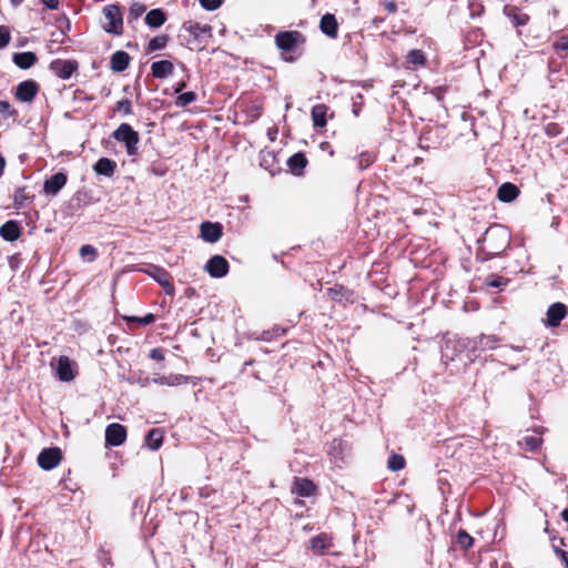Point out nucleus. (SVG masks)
<instances>
[{
  "instance_id": "473e14b6",
  "label": "nucleus",
  "mask_w": 568,
  "mask_h": 568,
  "mask_svg": "<svg viewBox=\"0 0 568 568\" xmlns=\"http://www.w3.org/2000/svg\"><path fill=\"white\" fill-rule=\"evenodd\" d=\"M406 62L410 64L413 69H417L420 67H425L427 63V59L422 50L413 49L407 53Z\"/></svg>"
},
{
  "instance_id": "49530a36",
  "label": "nucleus",
  "mask_w": 568,
  "mask_h": 568,
  "mask_svg": "<svg viewBox=\"0 0 568 568\" xmlns=\"http://www.w3.org/2000/svg\"><path fill=\"white\" fill-rule=\"evenodd\" d=\"M0 114H3L8 118H16L18 115V111L10 104L9 101H0Z\"/></svg>"
},
{
  "instance_id": "412c9836",
  "label": "nucleus",
  "mask_w": 568,
  "mask_h": 568,
  "mask_svg": "<svg viewBox=\"0 0 568 568\" xmlns=\"http://www.w3.org/2000/svg\"><path fill=\"white\" fill-rule=\"evenodd\" d=\"M321 31L332 39L338 37V22L336 17L332 13H326L321 18L320 21Z\"/></svg>"
},
{
  "instance_id": "ea45409f",
  "label": "nucleus",
  "mask_w": 568,
  "mask_h": 568,
  "mask_svg": "<svg viewBox=\"0 0 568 568\" xmlns=\"http://www.w3.org/2000/svg\"><path fill=\"white\" fill-rule=\"evenodd\" d=\"M555 53H568V36H560L551 43Z\"/></svg>"
},
{
  "instance_id": "b1692460",
  "label": "nucleus",
  "mask_w": 568,
  "mask_h": 568,
  "mask_svg": "<svg viewBox=\"0 0 568 568\" xmlns=\"http://www.w3.org/2000/svg\"><path fill=\"white\" fill-rule=\"evenodd\" d=\"M131 58L128 52L119 50L111 55L110 68L114 72H123L129 68Z\"/></svg>"
},
{
  "instance_id": "a211bd4d",
  "label": "nucleus",
  "mask_w": 568,
  "mask_h": 568,
  "mask_svg": "<svg viewBox=\"0 0 568 568\" xmlns=\"http://www.w3.org/2000/svg\"><path fill=\"white\" fill-rule=\"evenodd\" d=\"M21 234L22 229L14 220H9L0 226V236L8 242L17 241Z\"/></svg>"
},
{
  "instance_id": "a18cd8bd",
  "label": "nucleus",
  "mask_w": 568,
  "mask_h": 568,
  "mask_svg": "<svg viewBox=\"0 0 568 568\" xmlns=\"http://www.w3.org/2000/svg\"><path fill=\"white\" fill-rule=\"evenodd\" d=\"M146 7L141 2H134L129 9V19H139L145 11Z\"/></svg>"
},
{
  "instance_id": "680f3d73",
  "label": "nucleus",
  "mask_w": 568,
  "mask_h": 568,
  "mask_svg": "<svg viewBox=\"0 0 568 568\" xmlns=\"http://www.w3.org/2000/svg\"><path fill=\"white\" fill-rule=\"evenodd\" d=\"M73 94H74V99L87 100V101H91L93 99L92 97H88L85 94V92L81 89H77Z\"/></svg>"
},
{
  "instance_id": "cd10ccee",
  "label": "nucleus",
  "mask_w": 568,
  "mask_h": 568,
  "mask_svg": "<svg viewBox=\"0 0 568 568\" xmlns=\"http://www.w3.org/2000/svg\"><path fill=\"white\" fill-rule=\"evenodd\" d=\"M34 199V194H32L27 186H20L14 191L13 195V206L17 210L23 209L27 202H31Z\"/></svg>"
},
{
  "instance_id": "58836bf2",
  "label": "nucleus",
  "mask_w": 568,
  "mask_h": 568,
  "mask_svg": "<svg viewBox=\"0 0 568 568\" xmlns=\"http://www.w3.org/2000/svg\"><path fill=\"white\" fill-rule=\"evenodd\" d=\"M376 161V155L373 152H363L358 156L357 165L361 170H365Z\"/></svg>"
},
{
  "instance_id": "f3484780",
  "label": "nucleus",
  "mask_w": 568,
  "mask_h": 568,
  "mask_svg": "<svg viewBox=\"0 0 568 568\" xmlns=\"http://www.w3.org/2000/svg\"><path fill=\"white\" fill-rule=\"evenodd\" d=\"M315 491L316 486L311 479L295 477L292 486V493L300 497H311L315 494Z\"/></svg>"
},
{
  "instance_id": "72a5a7b5",
  "label": "nucleus",
  "mask_w": 568,
  "mask_h": 568,
  "mask_svg": "<svg viewBox=\"0 0 568 568\" xmlns=\"http://www.w3.org/2000/svg\"><path fill=\"white\" fill-rule=\"evenodd\" d=\"M187 379V377H185L184 375H170V376H158L155 378H153V383L155 384H159V385H169V386H174V385H181L183 383H185Z\"/></svg>"
},
{
  "instance_id": "9d476101",
  "label": "nucleus",
  "mask_w": 568,
  "mask_h": 568,
  "mask_svg": "<svg viewBox=\"0 0 568 568\" xmlns=\"http://www.w3.org/2000/svg\"><path fill=\"white\" fill-rule=\"evenodd\" d=\"M331 547H333V538L329 535L322 532L310 539L307 548L314 555L323 556L328 551Z\"/></svg>"
},
{
  "instance_id": "603ef678",
  "label": "nucleus",
  "mask_w": 568,
  "mask_h": 568,
  "mask_svg": "<svg viewBox=\"0 0 568 568\" xmlns=\"http://www.w3.org/2000/svg\"><path fill=\"white\" fill-rule=\"evenodd\" d=\"M546 134L549 136H557L560 134L561 130L559 125L555 122H550L545 126Z\"/></svg>"
},
{
  "instance_id": "4be33fe9",
  "label": "nucleus",
  "mask_w": 568,
  "mask_h": 568,
  "mask_svg": "<svg viewBox=\"0 0 568 568\" xmlns=\"http://www.w3.org/2000/svg\"><path fill=\"white\" fill-rule=\"evenodd\" d=\"M116 162L109 158H100L93 164V171L97 175L112 178L116 171Z\"/></svg>"
},
{
  "instance_id": "0eeeda50",
  "label": "nucleus",
  "mask_w": 568,
  "mask_h": 568,
  "mask_svg": "<svg viewBox=\"0 0 568 568\" xmlns=\"http://www.w3.org/2000/svg\"><path fill=\"white\" fill-rule=\"evenodd\" d=\"M49 69L59 79L68 80L78 71L79 62L77 60L54 59L50 62Z\"/></svg>"
},
{
  "instance_id": "a19ab883",
  "label": "nucleus",
  "mask_w": 568,
  "mask_h": 568,
  "mask_svg": "<svg viewBox=\"0 0 568 568\" xmlns=\"http://www.w3.org/2000/svg\"><path fill=\"white\" fill-rule=\"evenodd\" d=\"M542 439L537 436H525L520 444H524L525 448L529 452H535L541 445Z\"/></svg>"
},
{
  "instance_id": "79ce46f5",
  "label": "nucleus",
  "mask_w": 568,
  "mask_h": 568,
  "mask_svg": "<svg viewBox=\"0 0 568 568\" xmlns=\"http://www.w3.org/2000/svg\"><path fill=\"white\" fill-rule=\"evenodd\" d=\"M153 271L154 272L150 274L158 282V284H171V276L165 270L154 267Z\"/></svg>"
},
{
  "instance_id": "2eb2a0df",
  "label": "nucleus",
  "mask_w": 568,
  "mask_h": 568,
  "mask_svg": "<svg viewBox=\"0 0 568 568\" xmlns=\"http://www.w3.org/2000/svg\"><path fill=\"white\" fill-rule=\"evenodd\" d=\"M68 176L63 172H57L44 181L43 191L48 195H57L67 184Z\"/></svg>"
},
{
  "instance_id": "6e6d98bb",
  "label": "nucleus",
  "mask_w": 568,
  "mask_h": 568,
  "mask_svg": "<svg viewBox=\"0 0 568 568\" xmlns=\"http://www.w3.org/2000/svg\"><path fill=\"white\" fill-rule=\"evenodd\" d=\"M556 555L562 560L565 568H568V552L555 547Z\"/></svg>"
},
{
  "instance_id": "37998d69",
  "label": "nucleus",
  "mask_w": 568,
  "mask_h": 568,
  "mask_svg": "<svg viewBox=\"0 0 568 568\" xmlns=\"http://www.w3.org/2000/svg\"><path fill=\"white\" fill-rule=\"evenodd\" d=\"M196 100V93L193 91L181 93L175 101L178 106H186L187 104L194 102Z\"/></svg>"
},
{
  "instance_id": "5701e85b",
  "label": "nucleus",
  "mask_w": 568,
  "mask_h": 568,
  "mask_svg": "<svg viewBox=\"0 0 568 568\" xmlns=\"http://www.w3.org/2000/svg\"><path fill=\"white\" fill-rule=\"evenodd\" d=\"M12 61L18 68L27 70L38 62V57L31 51L16 52L12 55Z\"/></svg>"
},
{
  "instance_id": "7c9ffc66",
  "label": "nucleus",
  "mask_w": 568,
  "mask_h": 568,
  "mask_svg": "<svg viewBox=\"0 0 568 568\" xmlns=\"http://www.w3.org/2000/svg\"><path fill=\"white\" fill-rule=\"evenodd\" d=\"M166 20V16L162 9H152L145 16V23L151 28L161 27Z\"/></svg>"
},
{
  "instance_id": "6e6552de",
  "label": "nucleus",
  "mask_w": 568,
  "mask_h": 568,
  "mask_svg": "<svg viewBox=\"0 0 568 568\" xmlns=\"http://www.w3.org/2000/svg\"><path fill=\"white\" fill-rule=\"evenodd\" d=\"M62 459V453L58 447L44 448L38 455V464L42 469L50 470L57 467Z\"/></svg>"
},
{
  "instance_id": "774afa93",
  "label": "nucleus",
  "mask_w": 568,
  "mask_h": 568,
  "mask_svg": "<svg viewBox=\"0 0 568 568\" xmlns=\"http://www.w3.org/2000/svg\"><path fill=\"white\" fill-rule=\"evenodd\" d=\"M561 517L566 523H568V507L562 510Z\"/></svg>"
},
{
  "instance_id": "dca6fc26",
  "label": "nucleus",
  "mask_w": 568,
  "mask_h": 568,
  "mask_svg": "<svg viewBox=\"0 0 568 568\" xmlns=\"http://www.w3.org/2000/svg\"><path fill=\"white\" fill-rule=\"evenodd\" d=\"M286 164L293 175L302 176L304 174L305 168L308 164V160L303 152H297L287 159Z\"/></svg>"
},
{
  "instance_id": "c756f323",
  "label": "nucleus",
  "mask_w": 568,
  "mask_h": 568,
  "mask_svg": "<svg viewBox=\"0 0 568 568\" xmlns=\"http://www.w3.org/2000/svg\"><path fill=\"white\" fill-rule=\"evenodd\" d=\"M566 53H552L548 59V69L550 72H564L566 74Z\"/></svg>"
},
{
  "instance_id": "ddd939ff",
  "label": "nucleus",
  "mask_w": 568,
  "mask_h": 568,
  "mask_svg": "<svg viewBox=\"0 0 568 568\" xmlns=\"http://www.w3.org/2000/svg\"><path fill=\"white\" fill-rule=\"evenodd\" d=\"M230 268V264L227 260L221 255H214L212 256L206 265L205 270L212 277H222L227 274Z\"/></svg>"
},
{
  "instance_id": "393cba45",
  "label": "nucleus",
  "mask_w": 568,
  "mask_h": 568,
  "mask_svg": "<svg viewBox=\"0 0 568 568\" xmlns=\"http://www.w3.org/2000/svg\"><path fill=\"white\" fill-rule=\"evenodd\" d=\"M174 71V65L169 60H160L153 62L151 65V74L155 79H164L171 75Z\"/></svg>"
},
{
  "instance_id": "4c0bfd02",
  "label": "nucleus",
  "mask_w": 568,
  "mask_h": 568,
  "mask_svg": "<svg viewBox=\"0 0 568 568\" xmlns=\"http://www.w3.org/2000/svg\"><path fill=\"white\" fill-rule=\"evenodd\" d=\"M387 467L393 471H398L405 467V458L398 454H392L387 462Z\"/></svg>"
},
{
  "instance_id": "3c124183",
  "label": "nucleus",
  "mask_w": 568,
  "mask_h": 568,
  "mask_svg": "<svg viewBox=\"0 0 568 568\" xmlns=\"http://www.w3.org/2000/svg\"><path fill=\"white\" fill-rule=\"evenodd\" d=\"M447 92V87L438 85L432 89L430 94L438 101L444 100V97Z\"/></svg>"
},
{
  "instance_id": "f8f14e48",
  "label": "nucleus",
  "mask_w": 568,
  "mask_h": 568,
  "mask_svg": "<svg viewBox=\"0 0 568 568\" xmlns=\"http://www.w3.org/2000/svg\"><path fill=\"white\" fill-rule=\"evenodd\" d=\"M499 338L496 335H479L473 339H469L467 347L473 352L494 349L498 346Z\"/></svg>"
},
{
  "instance_id": "aec40b11",
  "label": "nucleus",
  "mask_w": 568,
  "mask_h": 568,
  "mask_svg": "<svg viewBox=\"0 0 568 568\" xmlns=\"http://www.w3.org/2000/svg\"><path fill=\"white\" fill-rule=\"evenodd\" d=\"M520 194L519 187L510 182L503 183L497 191V199L504 203L515 201Z\"/></svg>"
},
{
  "instance_id": "052dcab7",
  "label": "nucleus",
  "mask_w": 568,
  "mask_h": 568,
  "mask_svg": "<svg viewBox=\"0 0 568 568\" xmlns=\"http://www.w3.org/2000/svg\"><path fill=\"white\" fill-rule=\"evenodd\" d=\"M256 341L270 342L273 339L270 329L263 331L258 336L254 337Z\"/></svg>"
},
{
  "instance_id": "c85d7f7f",
  "label": "nucleus",
  "mask_w": 568,
  "mask_h": 568,
  "mask_svg": "<svg viewBox=\"0 0 568 568\" xmlns=\"http://www.w3.org/2000/svg\"><path fill=\"white\" fill-rule=\"evenodd\" d=\"M506 16L510 19L513 24L515 27H521L528 23L529 16L521 12L519 8L513 6V7H506L505 8Z\"/></svg>"
},
{
  "instance_id": "0e129e2a",
  "label": "nucleus",
  "mask_w": 568,
  "mask_h": 568,
  "mask_svg": "<svg viewBox=\"0 0 568 568\" xmlns=\"http://www.w3.org/2000/svg\"><path fill=\"white\" fill-rule=\"evenodd\" d=\"M320 146L323 151H327L331 156L334 155V150L332 149V146L328 142H322Z\"/></svg>"
},
{
  "instance_id": "4d7b16f0",
  "label": "nucleus",
  "mask_w": 568,
  "mask_h": 568,
  "mask_svg": "<svg viewBox=\"0 0 568 568\" xmlns=\"http://www.w3.org/2000/svg\"><path fill=\"white\" fill-rule=\"evenodd\" d=\"M270 332H271L272 337L275 338V337L284 335L286 333V329L281 327V326H278V325H274L270 329Z\"/></svg>"
},
{
  "instance_id": "9b49d317",
  "label": "nucleus",
  "mask_w": 568,
  "mask_h": 568,
  "mask_svg": "<svg viewBox=\"0 0 568 568\" xmlns=\"http://www.w3.org/2000/svg\"><path fill=\"white\" fill-rule=\"evenodd\" d=\"M201 237L207 243H216L223 235V226L219 222L205 221L200 225Z\"/></svg>"
},
{
  "instance_id": "20e7f679",
  "label": "nucleus",
  "mask_w": 568,
  "mask_h": 568,
  "mask_svg": "<svg viewBox=\"0 0 568 568\" xmlns=\"http://www.w3.org/2000/svg\"><path fill=\"white\" fill-rule=\"evenodd\" d=\"M306 43V37L297 30L280 31L275 36V44L283 52H292Z\"/></svg>"
},
{
  "instance_id": "de8ad7c7",
  "label": "nucleus",
  "mask_w": 568,
  "mask_h": 568,
  "mask_svg": "<svg viewBox=\"0 0 568 568\" xmlns=\"http://www.w3.org/2000/svg\"><path fill=\"white\" fill-rule=\"evenodd\" d=\"M11 41V33L7 26H0V49L6 48Z\"/></svg>"
},
{
  "instance_id": "f03ea898",
  "label": "nucleus",
  "mask_w": 568,
  "mask_h": 568,
  "mask_svg": "<svg viewBox=\"0 0 568 568\" xmlns=\"http://www.w3.org/2000/svg\"><path fill=\"white\" fill-rule=\"evenodd\" d=\"M481 250L488 255H498L508 246L509 234L500 225H493L486 230L481 237Z\"/></svg>"
},
{
  "instance_id": "c9c22d12",
  "label": "nucleus",
  "mask_w": 568,
  "mask_h": 568,
  "mask_svg": "<svg viewBox=\"0 0 568 568\" xmlns=\"http://www.w3.org/2000/svg\"><path fill=\"white\" fill-rule=\"evenodd\" d=\"M456 352V344L452 339H446L442 347V358L447 364L448 362L454 361Z\"/></svg>"
},
{
  "instance_id": "4468645a",
  "label": "nucleus",
  "mask_w": 568,
  "mask_h": 568,
  "mask_svg": "<svg viewBox=\"0 0 568 568\" xmlns=\"http://www.w3.org/2000/svg\"><path fill=\"white\" fill-rule=\"evenodd\" d=\"M567 314L568 308L564 303H554L547 310L546 324L550 327H557Z\"/></svg>"
},
{
  "instance_id": "f257e3e1",
  "label": "nucleus",
  "mask_w": 568,
  "mask_h": 568,
  "mask_svg": "<svg viewBox=\"0 0 568 568\" xmlns=\"http://www.w3.org/2000/svg\"><path fill=\"white\" fill-rule=\"evenodd\" d=\"M212 27L189 20L182 24L179 38L191 49L202 51L212 39Z\"/></svg>"
},
{
  "instance_id": "864d4df0",
  "label": "nucleus",
  "mask_w": 568,
  "mask_h": 568,
  "mask_svg": "<svg viewBox=\"0 0 568 568\" xmlns=\"http://www.w3.org/2000/svg\"><path fill=\"white\" fill-rule=\"evenodd\" d=\"M80 254L83 257L90 255L92 257L91 260H93L97 256V250L92 245L85 244L81 246Z\"/></svg>"
},
{
  "instance_id": "e433bc0d",
  "label": "nucleus",
  "mask_w": 568,
  "mask_h": 568,
  "mask_svg": "<svg viewBox=\"0 0 568 568\" xmlns=\"http://www.w3.org/2000/svg\"><path fill=\"white\" fill-rule=\"evenodd\" d=\"M457 545L464 549H469L474 544V538L464 529H459L456 536Z\"/></svg>"
},
{
  "instance_id": "8fccbe9b",
  "label": "nucleus",
  "mask_w": 568,
  "mask_h": 568,
  "mask_svg": "<svg viewBox=\"0 0 568 568\" xmlns=\"http://www.w3.org/2000/svg\"><path fill=\"white\" fill-rule=\"evenodd\" d=\"M199 1H200L201 6L209 11L216 10L222 4V0H199Z\"/></svg>"
},
{
  "instance_id": "338daca9",
  "label": "nucleus",
  "mask_w": 568,
  "mask_h": 568,
  "mask_svg": "<svg viewBox=\"0 0 568 568\" xmlns=\"http://www.w3.org/2000/svg\"><path fill=\"white\" fill-rule=\"evenodd\" d=\"M194 293H195V290L193 287H191V286L185 288V292H184L186 297H192Z\"/></svg>"
},
{
  "instance_id": "6ab92c4d",
  "label": "nucleus",
  "mask_w": 568,
  "mask_h": 568,
  "mask_svg": "<svg viewBox=\"0 0 568 568\" xmlns=\"http://www.w3.org/2000/svg\"><path fill=\"white\" fill-rule=\"evenodd\" d=\"M57 375L62 382H71L75 377L72 362L68 356H60L57 365Z\"/></svg>"
},
{
  "instance_id": "e2e57ef3",
  "label": "nucleus",
  "mask_w": 568,
  "mask_h": 568,
  "mask_svg": "<svg viewBox=\"0 0 568 568\" xmlns=\"http://www.w3.org/2000/svg\"><path fill=\"white\" fill-rule=\"evenodd\" d=\"M384 6L389 13H395L397 11V4L394 1H387Z\"/></svg>"
},
{
  "instance_id": "7ed1b4c3",
  "label": "nucleus",
  "mask_w": 568,
  "mask_h": 568,
  "mask_svg": "<svg viewBox=\"0 0 568 568\" xmlns=\"http://www.w3.org/2000/svg\"><path fill=\"white\" fill-rule=\"evenodd\" d=\"M115 141L125 145V151L129 156L135 158L139 155L138 144L140 143V134L129 123H121L112 133Z\"/></svg>"
},
{
  "instance_id": "09e8293b",
  "label": "nucleus",
  "mask_w": 568,
  "mask_h": 568,
  "mask_svg": "<svg viewBox=\"0 0 568 568\" xmlns=\"http://www.w3.org/2000/svg\"><path fill=\"white\" fill-rule=\"evenodd\" d=\"M128 321L129 322H135V323H138L140 325L146 326V325H150V324L154 323L155 316L152 313H149V314H146L145 316H142V317H138V316L129 317Z\"/></svg>"
},
{
  "instance_id": "a878e982",
  "label": "nucleus",
  "mask_w": 568,
  "mask_h": 568,
  "mask_svg": "<svg viewBox=\"0 0 568 568\" xmlns=\"http://www.w3.org/2000/svg\"><path fill=\"white\" fill-rule=\"evenodd\" d=\"M327 296L336 302H353V292L347 286H329Z\"/></svg>"
},
{
  "instance_id": "69168bd1",
  "label": "nucleus",
  "mask_w": 568,
  "mask_h": 568,
  "mask_svg": "<svg viewBox=\"0 0 568 568\" xmlns=\"http://www.w3.org/2000/svg\"><path fill=\"white\" fill-rule=\"evenodd\" d=\"M163 287H164L165 295L171 296V297L174 295L175 286H163Z\"/></svg>"
},
{
  "instance_id": "bf43d9fd",
  "label": "nucleus",
  "mask_w": 568,
  "mask_h": 568,
  "mask_svg": "<svg viewBox=\"0 0 568 568\" xmlns=\"http://www.w3.org/2000/svg\"><path fill=\"white\" fill-rule=\"evenodd\" d=\"M429 134L430 132L423 133L419 138V146L423 149H429Z\"/></svg>"
},
{
  "instance_id": "c03bdc74",
  "label": "nucleus",
  "mask_w": 568,
  "mask_h": 568,
  "mask_svg": "<svg viewBox=\"0 0 568 568\" xmlns=\"http://www.w3.org/2000/svg\"><path fill=\"white\" fill-rule=\"evenodd\" d=\"M114 110L124 115L133 114L132 102L129 99L120 100L115 103Z\"/></svg>"
},
{
  "instance_id": "f704fd0d",
  "label": "nucleus",
  "mask_w": 568,
  "mask_h": 568,
  "mask_svg": "<svg viewBox=\"0 0 568 568\" xmlns=\"http://www.w3.org/2000/svg\"><path fill=\"white\" fill-rule=\"evenodd\" d=\"M170 38L168 34H160L152 38L146 47V52H154L158 50H162L166 47Z\"/></svg>"
},
{
  "instance_id": "39448f33",
  "label": "nucleus",
  "mask_w": 568,
  "mask_h": 568,
  "mask_svg": "<svg viewBox=\"0 0 568 568\" xmlns=\"http://www.w3.org/2000/svg\"><path fill=\"white\" fill-rule=\"evenodd\" d=\"M105 23L103 29L105 32L120 36L123 32V18L120 6L109 4L103 8Z\"/></svg>"
},
{
  "instance_id": "423d86ee",
  "label": "nucleus",
  "mask_w": 568,
  "mask_h": 568,
  "mask_svg": "<svg viewBox=\"0 0 568 568\" xmlns=\"http://www.w3.org/2000/svg\"><path fill=\"white\" fill-rule=\"evenodd\" d=\"M40 92V84L33 80L28 79L20 82L14 89L16 100L24 103H32Z\"/></svg>"
},
{
  "instance_id": "13d9d810",
  "label": "nucleus",
  "mask_w": 568,
  "mask_h": 568,
  "mask_svg": "<svg viewBox=\"0 0 568 568\" xmlns=\"http://www.w3.org/2000/svg\"><path fill=\"white\" fill-rule=\"evenodd\" d=\"M48 9L57 10L60 4V0H40Z\"/></svg>"
},
{
  "instance_id": "1a4fd4ad",
  "label": "nucleus",
  "mask_w": 568,
  "mask_h": 568,
  "mask_svg": "<svg viewBox=\"0 0 568 568\" xmlns=\"http://www.w3.org/2000/svg\"><path fill=\"white\" fill-rule=\"evenodd\" d=\"M126 439V428L118 423H112L105 428V445L120 446Z\"/></svg>"
},
{
  "instance_id": "bb28decb",
  "label": "nucleus",
  "mask_w": 568,
  "mask_h": 568,
  "mask_svg": "<svg viewBox=\"0 0 568 568\" xmlns=\"http://www.w3.org/2000/svg\"><path fill=\"white\" fill-rule=\"evenodd\" d=\"M327 111H328V106L324 103L315 104L312 108L311 116H312L313 125L315 128H324L326 125Z\"/></svg>"
},
{
  "instance_id": "2f4dec72",
  "label": "nucleus",
  "mask_w": 568,
  "mask_h": 568,
  "mask_svg": "<svg viewBox=\"0 0 568 568\" xmlns=\"http://www.w3.org/2000/svg\"><path fill=\"white\" fill-rule=\"evenodd\" d=\"M163 442V432L160 428L151 429L145 436V444L151 450H158Z\"/></svg>"
},
{
  "instance_id": "5fc2aeb1",
  "label": "nucleus",
  "mask_w": 568,
  "mask_h": 568,
  "mask_svg": "<svg viewBox=\"0 0 568 568\" xmlns=\"http://www.w3.org/2000/svg\"><path fill=\"white\" fill-rule=\"evenodd\" d=\"M150 358L158 361V362L163 361L164 359L163 349L160 347H155V348L151 349Z\"/></svg>"
}]
</instances>
